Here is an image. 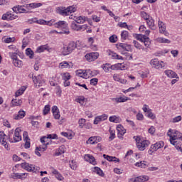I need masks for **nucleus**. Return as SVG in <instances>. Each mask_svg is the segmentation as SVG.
<instances>
[{
	"label": "nucleus",
	"mask_w": 182,
	"mask_h": 182,
	"mask_svg": "<svg viewBox=\"0 0 182 182\" xmlns=\"http://www.w3.org/2000/svg\"><path fill=\"white\" fill-rule=\"evenodd\" d=\"M70 167L72 168V170H76V168H77V164H76V161H71L70 163Z\"/></svg>",
	"instance_id": "nucleus-54"
},
{
	"label": "nucleus",
	"mask_w": 182,
	"mask_h": 182,
	"mask_svg": "<svg viewBox=\"0 0 182 182\" xmlns=\"http://www.w3.org/2000/svg\"><path fill=\"white\" fill-rule=\"evenodd\" d=\"M71 28L73 29V31H80V25H77L75 21H73Z\"/></svg>",
	"instance_id": "nucleus-41"
},
{
	"label": "nucleus",
	"mask_w": 182,
	"mask_h": 182,
	"mask_svg": "<svg viewBox=\"0 0 182 182\" xmlns=\"http://www.w3.org/2000/svg\"><path fill=\"white\" fill-rule=\"evenodd\" d=\"M55 28H58L59 29H65L63 31H69V28H68V24L65 21H60L55 23H54Z\"/></svg>",
	"instance_id": "nucleus-8"
},
{
	"label": "nucleus",
	"mask_w": 182,
	"mask_h": 182,
	"mask_svg": "<svg viewBox=\"0 0 182 182\" xmlns=\"http://www.w3.org/2000/svg\"><path fill=\"white\" fill-rule=\"evenodd\" d=\"M141 18H144V19L145 21H147L149 19H150V16H149V14H147V13H146L145 11H141Z\"/></svg>",
	"instance_id": "nucleus-51"
},
{
	"label": "nucleus",
	"mask_w": 182,
	"mask_h": 182,
	"mask_svg": "<svg viewBox=\"0 0 182 182\" xmlns=\"http://www.w3.org/2000/svg\"><path fill=\"white\" fill-rule=\"evenodd\" d=\"M6 140H9L8 139V135L5 134V132L3 131L0 132V143L5 147V149H8V142H6Z\"/></svg>",
	"instance_id": "nucleus-7"
},
{
	"label": "nucleus",
	"mask_w": 182,
	"mask_h": 182,
	"mask_svg": "<svg viewBox=\"0 0 182 182\" xmlns=\"http://www.w3.org/2000/svg\"><path fill=\"white\" fill-rule=\"evenodd\" d=\"M136 167H141V168H146L147 167V164L145 161H141L140 162H136L135 164Z\"/></svg>",
	"instance_id": "nucleus-33"
},
{
	"label": "nucleus",
	"mask_w": 182,
	"mask_h": 182,
	"mask_svg": "<svg viewBox=\"0 0 182 182\" xmlns=\"http://www.w3.org/2000/svg\"><path fill=\"white\" fill-rule=\"evenodd\" d=\"M70 68H73L72 62L63 61L59 64V69H70Z\"/></svg>",
	"instance_id": "nucleus-14"
},
{
	"label": "nucleus",
	"mask_w": 182,
	"mask_h": 182,
	"mask_svg": "<svg viewBox=\"0 0 182 182\" xmlns=\"http://www.w3.org/2000/svg\"><path fill=\"white\" fill-rule=\"evenodd\" d=\"M146 23L150 29L152 31H156V25H154V20L152 17L146 20Z\"/></svg>",
	"instance_id": "nucleus-23"
},
{
	"label": "nucleus",
	"mask_w": 182,
	"mask_h": 182,
	"mask_svg": "<svg viewBox=\"0 0 182 182\" xmlns=\"http://www.w3.org/2000/svg\"><path fill=\"white\" fill-rule=\"evenodd\" d=\"M103 157L107 160V161H114V163L120 162V159H117L116 156H110L109 155L103 154Z\"/></svg>",
	"instance_id": "nucleus-22"
},
{
	"label": "nucleus",
	"mask_w": 182,
	"mask_h": 182,
	"mask_svg": "<svg viewBox=\"0 0 182 182\" xmlns=\"http://www.w3.org/2000/svg\"><path fill=\"white\" fill-rule=\"evenodd\" d=\"M84 159L85 161H88L89 163L93 164L94 166L95 164H96V159H95V157L90 154L85 155Z\"/></svg>",
	"instance_id": "nucleus-19"
},
{
	"label": "nucleus",
	"mask_w": 182,
	"mask_h": 182,
	"mask_svg": "<svg viewBox=\"0 0 182 182\" xmlns=\"http://www.w3.org/2000/svg\"><path fill=\"white\" fill-rule=\"evenodd\" d=\"M159 28V33H164L165 36H168V32L166 31V24L163 23V21L158 22Z\"/></svg>",
	"instance_id": "nucleus-13"
},
{
	"label": "nucleus",
	"mask_w": 182,
	"mask_h": 182,
	"mask_svg": "<svg viewBox=\"0 0 182 182\" xmlns=\"http://www.w3.org/2000/svg\"><path fill=\"white\" fill-rule=\"evenodd\" d=\"M17 55L18 54L16 53H9V56L13 60V62H14V60H16L18 59Z\"/></svg>",
	"instance_id": "nucleus-58"
},
{
	"label": "nucleus",
	"mask_w": 182,
	"mask_h": 182,
	"mask_svg": "<svg viewBox=\"0 0 182 182\" xmlns=\"http://www.w3.org/2000/svg\"><path fill=\"white\" fill-rule=\"evenodd\" d=\"M62 79L64 80L65 82H68L70 79V74L69 73H65L62 75Z\"/></svg>",
	"instance_id": "nucleus-43"
},
{
	"label": "nucleus",
	"mask_w": 182,
	"mask_h": 182,
	"mask_svg": "<svg viewBox=\"0 0 182 182\" xmlns=\"http://www.w3.org/2000/svg\"><path fill=\"white\" fill-rule=\"evenodd\" d=\"M124 68H125L124 65L122 66V63L109 65V68L112 70H119V69H120V70H123V69H124Z\"/></svg>",
	"instance_id": "nucleus-26"
},
{
	"label": "nucleus",
	"mask_w": 182,
	"mask_h": 182,
	"mask_svg": "<svg viewBox=\"0 0 182 182\" xmlns=\"http://www.w3.org/2000/svg\"><path fill=\"white\" fill-rule=\"evenodd\" d=\"M25 6H15L13 7L14 12H16V14H26V12H29L28 11L26 10Z\"/></svg>",
	"instance_id": "nucleus-12"
},
{
	"label": "nucleus",
	"mask_w": 182,
	"mask_h": 182,
	"mask_svg": "<svg viewBox=\"0 0 182 182\" xmlns=\"http://www.w3.org/2000/svg\"><path fill=\"white\" fill-rule=\"evenodd\" d=\"M96 139H98V140H102V138L100 136H91L87 141V144H97Z\"/></svg>",
	"instance_id": "nucleus-25"
},
{
	"label": "nucleus",
	"mask_w": 182,
	"mask_h": 182,
	"mask_svg": "<svg viewBox=\"0 0 182 182\" xmlns=\"http://www.w3.org/2000/svg\"><path fill=\"white\" fill-rule=\"evenodd\" d=\"M74 21L77 23H85L86 21H88L89 18L85 16H80L78 17H74Z\"/></svg>",
	"instance_id": "nucleus-18"
},
{
	"label": "nucleus",
	"mask_w": 182,
	"mask_h": 182,
	"mask_svg": "<svg viewBox=\"0 0 182 182\" xmlns=\"http://www.w3.org/2000/svg\"><path fill=\"white\" fill-rule=\"evenodd\" d=\"M144 43V46L146 48H149L151 45V42H150V38H149V37H146L144 40V41H142Z\"/></svg>",
	"instance_id": "nucleus-50"
},
{
	"label": "nucleus",
	"mask_w": 182,
	"mask_h": 182,
	"mask_svg": "<svg viewBox=\"0 0 182 182\" xmlns=\"http://www.w3.org/2000/svg\"><path fill=\"white\" fill-rule=\"evenodd\" d=\"M43 145L45 146V147H36V150H38V151H45L46 150V149H48V147L46 146H48L49 142H43Z\"/></svg>",
	"instance_id": "nucleus-45"
},
{
	"label": "nucleus",
	"mask_w": 182,
	"mask_h": 182,
	"mask_svg": "<svg viewBox=\"0 0 182 182\" xmlns=\"http://www.w3.org/2000/svg\"><path fill=\"white\" fill-rule=\"evenodd\" d=\"M112 100H115L117 103H124V102H127L129 100L128 97H119V98H113Z\"/></svg>",
	"instance_id": "nucleus-31"
},
{
	"label": "nucleus",
	"mask_w": 182,
	"mask_h": 182,
	"mask_svg": "<svg viewBox=\"0 0 182 182\" xmlns=\"http://www.w3.org/2000/svg\"><path fill=\"white\" fill-rule=\"evenodd\" d=\"M127 38H129V31H123L121 33V39H122V41H126Z\"/></svg>",
	"instance_id": "nucleus-39"
},
{
	"label": "nucleus",
	"mask_w": 182,
	"mask_h": 182,
	"mask_svg": "<svg viewBox=\"0 0 182 182\" xmlns=\"http://www.w3.org/2000/svg\"><path fill=\"white\" fill-rule=\"evenodd\" d=\"M97 82H99V80L97 78H92L90 80V85H92L93 86H96L97 85Z\"/></svg>",
	"instance_id": "nucleus-64"
},
{
	"label": "nucleus",
	"mask_w": 182,
	"mask_h": 182,
	"mask_svg": "<svg viewBox=\"0 0 182 182\" xmlns=\"http://www.w3.org/2000/svg\"><path fill=\"white\" fill-rule=\"evenodd\" d=\"M149 146H150V141L149 140H143L138 143L136 147L139 150H140V151H143L146 150V148L149 147Z\"/></svg>",
	"instance_id": "nucleus-9"
},
{
	"label": "nucleus",
	"mask_w": 182,
	"mask_h": 182,
	"mask_svg": "<svg viewBox=\"0 0 182 182\" xmlns=\"http://www.w3.org/2000/svg\"><path fill=\"white\" fill-rule=\"evenodd\" d=\"M117 130L118 132L117 136L119 139H123V136H124L126 133V129L122 126V124H119L117 127Z\"/></svg>",
	"instance_id": "nucleus-15"
},
{
	"label": "nucleus",
	"mask_w": 182,
	"mask_h": 182,
	"mask_svg": "<svg viewBox=\"0 0 182 182\" xmlns=\"http://www.w3.org/2000/svg\"><path fill=\"white\" fill-rule=\"evenodd\" d=\"M26 115V112L22 109H21L18 114H15L14 115V120H21V119H23Z\"/></svg>",
	"instance_id": "nucleus-17"
},
{
	"label": "nucleus",
	"mask_w": 182,
	"mask_h": 182,
	"mask_svg": "<svg viewBox=\"0 0 182 182\" xmlns=\"http://www.w3.org/2000/svg\"><path fill=\"white\" fill-rule=\"evenodd\" d=\"M23 92H25V89L24 88H20L18 90H17L15 93V96L16 97H18V96H21L22 95H23Z\"/></svg>",
	"instance_id": "nucleus-48"
},
{
	"label": "nucleus",
	"mask_w": 182,
	"mask_h": 182,
	"mask_svg": "<svg viewBox=\"0 0 182 182\" xmlns=\"http://www.w3.org/2000/svg\"><path fill=\"white\" fill-rule=\"evenodd\" d=\"M62 53H63V56H66L67 55H70V53H71L69 50L68 47L65 46L63 47V48H62Z\"/></svg>",
	"instance_id": "nucleus-38"
},
{
	"label": "nucleus",
	"mask_w": 182,
	"mask_h": 182,
	"mask_svg": "<svg viewBox=\"0 0 182 182\" xmlns=\"http://www.w3.org/2000/svg\"><path fill=\"white\" fill-rule=\"evenodd\" d=\"M117 48L119 50H125L126 52H132V45L119 43L117 44Z\"/></svg>",
	"instance_id": "nucleus-6"
},
{
	"label": "nucleus",
	"mask_w": 182,
	"mask_h": 182,
	"mask_svg": "<svg viewBox=\"0 0 182 182\" xmlns=\"http://www.w3.org/2000/svg\"><path fill=\"white\" fill-rule=\"evenodd\" d=\"M157 42L159 43H171V41L167 38H164L163 37H159L156 38Z\"/></svg>",
	"instance_id": "nucleus-30"
},
{
	"label": "nucleus",
	"mask_w": 182,
	"mask_h": 182,
	"mask_svg": "<svg viewBox=\"0 0 182 182\" xmlns=\"http://www.w3.org/2000/svg\"><path fill=\"white\" fill-rule=\"evenodd\" d=\"M167 136L170 137L169 141L173 146H177V144H178L177 140L182 141V134L178 131H173L170 129L167 133Z\"/></svg>",
	"instance_id": "nucleus-1"
},
{
	"label": "nucleus",
	"mask_w": 182,
	"mask_h": 182,
	"mask_svg": "<svg viewBox=\"0 0 182 182\" xmlns=\"http://www.w3.org/2000/svg\"><path fill=\"white\" fill-rule=\"evenodd\" d=\"M23 137L24 141H26L24 145L25 149H29V147H31V139H29V137L28 136L27 132H23Z\"/></svg>",
	"instance_id": "nucleus-16"
},
{
	"label": "nucleus",
	"mask_w": 182,
	"mask_h": 182,
	"mask_svg": "<svg viewBox=\"0 0 182 182\" xmlns=\"http://www.w3.org/2000/svg\"><path fill=\"white\" fill-rule=\"evenodd\" d=\"M97 58H99V53H97V52L90 53H87V55H85V59H87V60L88 62H93V61L96 60V59H97Z\"/></svg>",
	"instance_id": "nucleus-10"
},
{
	"label": "nucleus",
	"mask_w": 182,
	"mask_h": 182,
	"mask_svg": "<svg viewBox=\"0 0 182 182\" xmlns=\"http://www.w3.org/2000/svg\"><path fill=\"white\" fill-rule=\"evenodd\" d=\"M11 105L14 107H15V106H21L22 105V100H12Z\"/></svg>",
	"instance_id": "nucleus-40"
},
{
	"label": "nucleus",
	"mask_w": 182,
	"mask_h": 182,
	"mask_svg": "<svg viewBox=\"0 0 182 182\" xmlns=\"http://www.w3.org/2000/svg\"><path fill=\"white\" fill-rule=\"evenodd\" d=\"M181 119H182L181 116L178 115L173 118L171 122L172 123H178V122H181Z\"/></svg>",
	"instance_id": "nucleus-52"
},
{
	"label": "nucleus",
	"mask_w": 182,
	"mask_h": 182,
	"mask_svg": "<svg viewBox=\"0 0 182 182\" xmlns=\"http://www.w3.org/2000/svg\"><path fill=\"white\" fill-rule=\"evenodd\" d=\"M91 73H92V70H85L83 73L84 77H89L90 76H91Z\"/></svg>",
	"instance_id": "nucleus-60"
},
{
	"label": "nucleus",
	"mask_w": 182,
	"mask_h": 182,
	"mask_svg": "<svg viewBox=\"0 0 182 182\" xmlns=\"http://www.w3.org/2000/svg\"><path fill=\"white\" fill-rule=\"evenodd\" d=\"M98 117L100 118V121L104 122V120H107L108 116L106 114H103L102 115L98 116Z\"/></svg>",
	"instance_id": "nucleus-62"
},
{
	"label": "nucleus",
	"mask_w": 182,
	"mask_h": 182,
	"mask_svg": "<svg viewBox=\"0 0 182 182\" xmlns=\"http://www.w3.org/2000/svg\"><path fill=\"white\" fill-rule=\"evenodd\" d=\"M36 23H38L39 25H49V26H52V21H45L43 19H39L34 18V21Z\"/></svg>",
	"instance_id": "nucleus-21"
},
{
	"label": "nucleus",
	"mask_w": 182,
	"mask_h": 182,
	"mask_svg": "<svg viewBox=\"0 0 182 182\" xmlns=\"http://www.w3.org/2000/svg\"><path fill=\"white\" fill-rule=\"evenodd\" d=\"M164 146V142L163 141H160L154 144V151H157L159 149H161V147Z\"/></svg>",
	"instance_id": "nucleus-28"
},
{
	"label": "nucleus",
	"mask_w": 182,
	"mask_h": 182,
	"mask_svg": "<svg viewBox=\"0 0 182 182\" xmlns=\"http://www.w3.org/2000/svg\"><path fill=\"white\" fill-rule=\"evenodd\" d=\"M23 176H26V173H14V175L12 176L13 178H22V177H23Z\"/></svg>",
	"instance_id": "nucleus-47"
},
{
	"label": "nucleus",
	"mask_w": 182,
	"mask_h": 182,
	"mask_svg": "<svg viewBox=\"0 0 182 182\" xmlns=\"http://www.w3.org/2000/svg\"><path fill=\"white\" fill-rule=\"evenodd\" d=\"M13 63L16 68H22V60H20L17 58V60H15L13 61Z\"/></svg>",
	"instance_id": "nucleus-42"
},
{
	"label": "nucleus",
	"mask_w": 182,
	"mask_h": 182,
	"mask_svg": "<svg viewBox=\"0 0 182 182\" xmlns=\"http://www.w3.org/2000/svg\"><path fill=\"white\" fill-rule=\"evenodd\" d=\"M49 112H50V106L49 105H47L43 109V114L46 116V114H48Z\"/></svg>",
	"instance_id": "nucleus-53"
},
{
	"label": "nucleus",
	"mask_w": 182,
	"mask_h": 182,
	"mask_svg": "<svg viewBox=\"0 0 182 182\" xmlns=\"http://www.w3.org/2000/svg\"><path fill=\"white\" fill-rule=\"evenodd\" d=\"M49 33L52 34V33H59L60 35H62V34H65V35H69V33H70V31H69L68 30V31H60V32H58L56 30H52L49 32Z\"/></svg>",
	"instance_id": "nucleus-32"
},
{
	"label": "nucleus",
	"mask_w": 182,
	"mask_h": 182,
	"mask_svg": "<svg viewBox=\"0 0 182 182\" xmlns=\"http://www.w3.org/2000/svg\"><path fill=\"white\" fill-rule=\"evenodd\" d=\"M109 55L113 58V59H118L119 60H123V57L121 55H117L116 53L111 52Z\"/></svg>",
	"instance_id": "nucleus-36"
},
{
	"label": "nucleus",
	"mask_w": 182,
	"mask_h": 182,
	"mask_svg": "<svg viewBox=\"0 0 182 182\" xmlns=\"http://www.w3.org/2000/svg\"><path fill=\"white\" fill-rule=\"evenodd\" d=\"M85 123H86V119L83 118L80 119L78 121L79 127H80V129H83V127L85 126Z\"/></svg>",
	"instance_id": "nucleus-49"
},
{
	"label": "nucleus",
	"mask_w": 182,
	"mask_h": 182,
	"mask_svg": "<svg viewBox=\"0 0 182 182\" xmlns=\"http://www.w3.org/2000/svg\"><path fill=\"white\" fill-rule=\"evenodd\" d=\"M53 174H55L57 180H59L60 181H63L64 178L63 177L62 174L58 171V170L55 169L53 171Z\"/></svg>",
	"instance_id": "nucleus-29"
},
{
	"label": "nucleus",
	"mask_w": 182,
	"mask_h": 182,
	"mask_svg": "<svg viewBox=\"0 0 182 182\" xmlns=\"http://www.w3.org/2000/svg\"><path fill=\"white\" fill-rule=\"evenodd\" d=\"M94 170H95V173H97V174H98L99 176H101V177H103L105 173H103V171H102V169H100V168L95 166L94 168Z\"/></svg>",
	"instance_id": "nucleus-44"
},
{
	"label": "nucleus",
	"mask_w": 182,
	"mask_h": 182,
	"mask_svg": "<svg viewBox=\"0 0 182 182\" xmlns=\"http://www.w3.org/2000/svg\"><path fill=\"white\" fill-rule=\"evenodd\" d=\"M26 55L27 56H28V58H29L30 59H33V55H34V53H33V51L32 50V49H31V48H27V49L26 50Z\"/></svg>",
	"instance_id": "nucleus-35"
},
{
	"label": "nucleus",
	"mask_w": 182,
	"mask_h": 182,
	"mask_svg": "<svg viewBox=\"0 0 182 182\" xmlns=\"http://www.w3.org/2000/svg\"><path fill=\"white\" fill-rule=\"evenodd\" d=\"M44 50H46V46H41L36 49L38 53H42Z\"/></svg>",
	"instance_id": "nucleus-56"
},
{
	"label": "nucleus",
	"mask_w": 182,
	"mask_h": 182,
	"mask_svg": "<svg viewBox=\"0 0 182 182\" xmlns=\"http://www.w3.org/2000/svg\"><path fill=\"white\" fill-rule=\"evenodd\" d=\"M33 83L36 87H41V86L45 83V80L42 79V76L41 75L35 76Z\"/></svg>",
	"instance_id": "nucleus-11"
},
{
	"label": "nucleus",
	"mask_w": 182,
	"mask_h": 182,
	"mask_svg": "<svg viewBox=\"0 0 182 182\" xmlns=\"http://www.w3.org/2000/svg\"><path fill=\"white\" fill-rule=\"evenodd\" d=\"M150 64L153 68H155V69H164L166 68V64L163 61H161V63L159 60L154 58L150 61Z\"/></svg>",
	"instance_id": "nucleus-5"
},
{
	"label": "nucleus",
	"mask_w": 182,
	"mask_h": 182,
	"mask_svg": "<svg viewBox=\"0 0 182 182\" xmlns=\"http://www.w3.org/2000/svg\"><path fill=\"white\" fill-rule=\"evenodd\" d=\"M21 168H24V170H27V171H32L33 173H39L41 168L39 166H34L32 164H29L26 162L22 163L21 164Z\"/></svg>",
	"instance_id": "nucleus-4"
},
{
	"label": "nucleus",
	"mask_w": 182,
	"mask_h": 182,
	"mask_svg": "<svg viewBox=\"0 0 182 182\" xmlns=\"http://www.w3.org/2000/svg\"><path fill=\"white\" fill-rule=\"evenodd\" d=\"M133 43H134V46H135V48H136V49H141V45H140V43H139V42H137V41L134 40Z\"/></svg>",
	"instance_id": "nucleus-63"
},
{
	"label": "nucleus",
	"mask_w": 182,
	"mask_h": 182,
	"mask_svg": "<svg viewBox=\"0 0 182 182\" xmlns=\"http://www.w3.org/2000/svg\"><path fill=\"white\" fill-rule=\"evenodd\" d=\"M109 132H110V136H109V139L110 141H112L114 139V137L116 136V134H115V132L113 130L109 129Z\"/></svg>",
	"instance_id": "nucleus-61"
},
{
	"label": "nucleus",
	"mask_w": 182,
	"mask_h": 182,
	"mask_svg": "<svg viewBox=\"0 0 182 182\" xmlns=\"http://www.w3.org/2000/svg\"><path fill=\"white\" fill-rule=\"evenodd\" d=\"M56 11L59 15H62L63 16H68V15H70V14H73V12H76V8L73 6H70L67 8L60 6L58 7Z\"/></svg>",
	"instance_id": "nucleus-2"
},
{
	"label": "nucleus",
	"mask_w": 182,
	"mask_h": 182,
	"mask_svg": "<svg viewBox=\"0 0 182 182\" xmlns=\"http://www.w3.org/2000/svg\"><path fill=\"white\" fill-rule=\"evenodd\" d=\"M135 38L136 39H137V41H140V42H143L146 37V36H143L141 34H136Z\"/></svg>",
	"instance_id": "nucleus-46"
},
{
	"label": "nucleus",
	"mask_w": 182,
	"mask_h": 182,
	"mask_svg": "<svg viewBox=\"0 0 182 182\" xmlns=\"http://www.w3.org/2000/svg\"><path fill=\"white\" fill-rule=\"evenodd\" d=\"M149 176H138L135 178L134 179H132L131 182H144V181H149Z\"/></svg>",
	"instance_id": "nucleus-20"
},
{
	"label": "nucleus",
	"mask_w": 182,
	"mask_h": 182,
	"mask_svg": "<svg viewBox=\"0 0 182 182\" xmlns=\"http://www.w3.org/2000/svg\"><path fill=\"white\" fill-rule=\"evenodd\" d=\"M164 73L168 77H170L171 79L177 77V73H176V72H174L171 70H165Z\"/></svg>",
	"instance_id": "nucleus-24"
},
{
	"label": "nucleus",
	"mask_w": 182,
	"mask_h": 182,
	"mask_svg": "<svg viewBox=\"0 0 182 182\" xmlns=\"http://www.w3.org/2000/svg\"><path fill=\"white\" fill-rule=\"evenodd\" d=\"M19 132H21V129L16 128L14 134H13V139L12 134H8V139L10 143H18V141H21V140H22V136L19 134Z\"/></svg>",
	"instance_id": "nucleus-3"
},
{
	"label": "nucleus",
	"mask_w": 182,
	"mask_h": 182,
	"mask_svg": "<svg viewBox=\"0 0 182 182\" xmlns=\"http://www.w3.org/2000/svg\"><path fill=\"white\" fill-rule=\"evenodd\" d=\"M102 69H103L104 72H105L106 73H108L109 70L110 69V65L109 64H104L102 65Z\"/></svg>",
	"instance_id": "nucleus-57"
},
{
	"label": "nucleus",
	"mask_w": 182,
	"mask_h": 182,
	"mask_svg": "<svg viewBox=\"0 0 182 182\" xmlns=\"http://www.w3.org/2000/svg\"><path fill=\"white\" fill-rule=\"evenodd\" d=\"M109 39L111 43H116V42H117V37L116 35L111 36Z\"/></svg>",
	"instance_id": "nucleus-55"
},
{
	"label": "nucleus",
	"mask_w": 182,
	"mask_h": 182,
	"mask_svg": "<svg viewBox=\"0 0 182 182\" xmlns=\"http://www.w3.org/2000/svg\"><path fill=\"white\" fill-rule=\"evenodd\" d=\"M67 47L68 48L69 51L72 53L73 50H75V48H77V44L75 41H70Z\"/></svg>",
	"instance_id": "nucleus-27"
},
{
	"label": "nucleus",
	"mask_w": 182,
	"mask_h": 182,
	"mask_svg": "<svg viewBox=\"0 0 182 182\" xmlns=\"http://www.w3.org/2000/svg\"><path fill=\"white\" fill-rule=\"evenodd\" d=\"M53 134H48V136H43L41 139V143H48V139H53Z\"/></svg>",
	"instance_id": "nucleus-37"
},
{
	"label": "nucleus",
	"mask_w": 182,
	"mask_h": 182,
	"mask_svg": "<svg viewBox=\"0 0 182 182\" xmlns=\"http://www.w3.org/2000/svg\"><path fill=\"white\" fill-rule=\"evenodd\" d=\"M28 6L31 9H35V8H40V6H42V3H31L28 4Z\"/></svg>",
	"instance_id": "nucleus-34"
},
{
	"label": "nucleus",
	"mask_w": 182,
	"mask_h": 182,
	"mask_svg": "<svg viewBox=\"0 0 182 182\" xmlns=\"http://www.w3.org/2000/svg\"><path fill=\"white\" fill-rule=\"evenodd\" d=\"M77 103H80V105H81L82 106H83L84 103H85V97H81L80 98H77L76 100Z\"/></svg>",
	"instance_id": "nucleus-59"
}]
</instances>
